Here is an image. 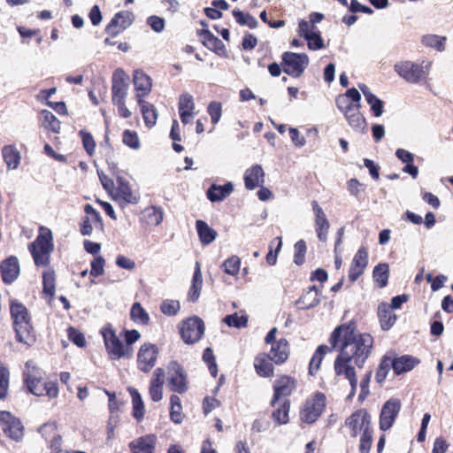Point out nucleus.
Here are the masks:
<instances>
[{"label":"nucleus","instance_id":"1","mask_svg":"<svg viewBox=\"0 0 453 453\" xmlns=\"http://www.w3.org/2000/svg\"><path fill=\"white\" fill-rule=\"evenodd\" d=\"M329 342L333 349L340 353L334 361V371L337 376L343 375L351 387L350 395H354L357 380L351 363L362 367L371 354L373 338L369 334L357 331L355 323L349 322L337 326L330 335Z\"/></svg>","mask_w":453,"mask_h":453},{"label":"nucleus","instance_id":"2","mask_svg":"<svg viewBox=\"0 0 453 453\" xmlns=\"http://www.w3.org/2000/svg\"><path fill=\"white\" fill-rule=\"evenodd\" d=\"M10 313L17 340L26 345H32L35 342L31 317L27 307L16 299L10 303Z\"/></svg>","mask_w":453,"mask_h":453},{"label":"nucleus","instance_id":"3","mask_svg":"<svg viewBox=\"0 0 453 453\" xmlns=\"http://www.w3.org/2000/svg\"><path fill=\"white\" fill-rule=\"evenodd\" d=\"M29 251L37 266H46L50 263V254L53 251V236L49 228L42 226L36 239L29 244Z\"/></svg>","mask_w":453,"mask_h":453},{"label":"nucleus","instance_id":"4","mask_svg":"<svg viewBox=\"0 0 453 453\" xmlns=\"http://www.w3.org/2000/svg\"><path fill=\"white\" fill-rule=\"evenodd\" d=\"M432 63L423 60L420 64L411 61H399L395 63L394 69L395 73L410 83H418L426 79L429 74Z\"/></svg>","mask_w":453,"mask_h":453},{"label":"nucleus","instance_id":"5","mask_svg":"<svg viewBox=\"0 0 453 453\" xmlns=\"http://www.w3.org/2000/svg\"><path fill=\"white\" fill-rule=\"evenodd\" d=\"M104 338V346L111 360L120 359L122 357H131L133 348L126 346L116 335L111 325H105L101 330Z\"/></svg>","mask_w":453,"mask_h":453},{"label":"nucleus","instance_id":"6","mask_svg":"<svg viewBox=\"0 0 453 453\" xmlns=\"http://www.w3.org/2000/svg\"><path fill=\"white\" fill-rule=\"evenodd\" d=\"M166 380L170 390L179 394L185 393L188 388L187 374L183 367L176 361H172L166 367Z\"/></svg>","mask_w":453,"mask_h":453},{"label":"nucleus","instance_id":"7","mask_svg":"<svg viewBox=\"0 0 453 453\" xmlns=\"http://www.w3.org/2000/svg\"><path fill=\"white\" fill-rule=\"evenodd\" d=\"M309 65V58L306 54L285 52L282 55L283 71L288 75L297 78L304 72Z\"/></svg>","mask_w":453,"mask_h":453},{"label":"nucleus","instance_id":"8","mask_svg":"<svg viewBox=\"0 0 453 453\" xmlns=\"http://www.w3.org/2000/svg\"><path fill=\"white\" fill-rule=\"evenodd\" d=\"M180 332L185 343L193 344L203 337L204 324L200 318L192 317L180 324Z\"/></svg>","mask_w":453,"mask_h":453},{"label":"nucleus","instance_id":"9","mask_svg":"<svg viewBox=\"0 0 453 453\" xmlns=\"http://www.w3.org/2000/svg\"><path fill=\"white\" fill-rule=\"evenodd\" d=\"M326 406V396L322 393H317L313 397L307 399L301 411L303 421L311 424L321 415Z\"/></svg>","mask_w":453,"mask_h":453},{"label":"nucleus","instance_id":"10","mask_svg":"<svg viewBox=\"0 0 453 453\" xmlns=\"http://www.w3.org/2000/svg\"><path fill=\"white\" fill-rule=\"evenodd\" d=\"M25 382L30 393L35 395H44L45 383L42 382V375L34 361L29 360L25 365Z\"/></svg>","mask_w":453,"mask_h":453},{"label":"nucleus","instance_id":"11","mask_svg":"<svg viewBox=\"0 0 453 453\" xmlns=\"http://www.w3.org/2000/svg\"><path fill=\"white\" fill-rule=\"evenodd\" d=\"M117 187H114L110 195L112 199L120 204H135L140 200V195L137 191H133L129 183L122 177H117Z\"/></svg>","mask_w":453,"mask_h":453},{"label":"nucleus","instance_id":"12","mask_svg":"<svg viewBox=\"0 0 453 453\" xmlns=\"http://www.w3.org/2000/svg\"><path fill=\"white\" fill-rule=\"evenodd\" d=\"M0 424L4 433L11 439L19 441L24 436V428L19 419L9 411H0Z\"/></svg>","mask_w":453,"mask_h":453},{"label":"nucleus","instance_id":"13","mask_svg":"<svg viewBox=\"0 0 453 453\" xmlns=\"http://www.w3.org/2000/svg\"><path fill=\"white\" fill-rule=\"evenodd\" d=\"M340 104L341 108L338 109L344 114L349 126L356 132H364L366 122L365 117L360 112V106H357V104H353L352 106L348 107L343 99H341Z\"/></svg>","mask_w":453,"mask_h":453},{"label":"nucleus","instance_id":"14","mask_svg":"<svg viewBox=\"0 0 453 453\" xmlns=\"http://www.w3.org/2000/svg\"><path fill=\"white\" fill-rule=\"evenodd\" d=\"M158 349L155 344L144 343L137 353V366L143 372H149L155 365Z\"/></svg>","mask_w":453,"mask_h":453},{"label":"nucleus","instance_id":"15","mask_svg":"<svg viewBox=\"0 0 453 453\" xmlns=\"http://www.w3.org/2000/svg\"><path fill=\"white\" fill-rule=\"evenodd\" d=\"M371 417L365 410H358L350 415L345 421L352 437H357L360 433L370 429Z\"/></svg>","mask_w":453,"mask_h":453},{"label":"nucleus","instance_id":"16","mask_svg":"<svg viewBox=\"0 0 453 453\" xmlns=\"http://www.w3.org/2000/svg\"><path fill=\"white\" fill-rule=\"evenodd\" d=\"M400 410L401 403L398 399L391 398L387 401L380 411V428L383 431L388 430L393 426Z\"/></svg>","mask_w":453,"mask_h":453},{"label":"nucleus","instance_id":"17","mask_svg":"<svg viewBox=\"0 0 453 453\" xmlns=\"http://www.w3.org/2000/svg\"><path fill=\"white\" fill-rule=\"evenodd\" d=\"M296 388V380L290 376L281 375L273 382V397L272 400L273 406H276L281 397L290 395Z\"/></svg>","mask_w":453,"mask_h":453},{"label":"nucleus","instance_id":"18","mask_svg":"<svg viewBox=\"0 0 453 453\" xmlns=\"http://www.w3.org/2000/svg\"><path fill=\"white\" fill-rule=\"evenodd\" d=\"M128 92V77L122 69H118L112 76V103L126 101Z\"/></svg>","mask_w":453,"mask_h":453},{"label":"nucleus","instance_id":"19","mask_svg":"<svg viewBox=\"0 0 453 453\" xmlns=\"http://www.w3.org/2000/svg\"><path fill=\"white\" fill-rule=\"evenodd\" d=\"M84 211L86 213V217L83 219L81 227V233L82 235H90L94 228H103L101 216L92 205L86 204L84 207Z\"/></svg>","mask_w":453,"mask_h":453},{"label":"nucleus","instance_id":"20","mask_svg":"<svg viewBox=\"0 0 453 453\" xmlns=\"http://www.w3.org/2000/svg\"><path fill=\"white\" fill-rule=\"evenodd\" d=\"M134 16L129 12H119L114 15L106 26L105 31L111 36H116L133 23Z\"/></svg>","mask_w":453,"mask_h":453},{"label":"nucleus","instance_id":"21","mask_svg":"<svg viewBox=\"0 0 453 453\" xmlns=\"http://www.w3.org/2000/svg\"><path fill=\"white\" fill-rule=\"evenodd\" d=\"M267 355L268 358L275 365L284 364L290 355L288 342L285 338H280L277 342H273Z\"/></svg>","mask_w":453,"mask_h":453},{"label":"nucleus","instance_id":"22","mask_svg":"<svg viewBox=\"0 0 453 453\" xmlns=\"http://www.w3.org/2000/svg\"><path fill=\"white\" fill-rule=\"evenodd\" d=\"M312 210L315 216V229L318 238L321 242L327 240V234L330 227L329 221L323 209L319 206L317 201H312Z\"/></svg>","mask_w":453,"mask_h":453},{"label":"nucleus","instance_id":"23","mask_svg":"<svg viewBox=\"0 0 453 453\" xmlns=\"http://www.w3.org/2000/svg\"><path fill=\"white\" fill-rule=\"evenodd\" d=\"M157 441L155 434H146L133 440L129 448L132 453H155Z\"/></svg>","mask_w":453,"mask_h":453},{"label":"nucleus","instance_id":"24","mask_svg":"<svg viewBox=\"0 0 453 453\" xmlns=\"http://www.w3.org/2000/svg\"><path fill=\"white\" fill-rule=\"evenodd\" d=\"M367 264L368 252L366 249L360 248L352 260L349 272V279L351 281H356L363 274Z\"/></svg>","mask_w":453,"mask_h":453},{"label":"nucleus","instance_id":"25","mask_svg":"<svg viewBox=\"0 0 453 453\" xmlns=\"http://www.w3.org/2000/svg\"><path fill=\"white\" fill-rule=\"evenodd\" d=\"M165 376V372L161 367L153 372L149 386V394L153 402H159L163 398Z\"/></svg>","mask_w":453,"mask_h":453},{"label":"nucleus","instance_id":"26","mask_svg":"<svg viewBox=\"0 0 453 453\" xmlns=\"http://www.w3.org/2000/svg\"><path fill=\"white\" fill-rule=\"evenodd\" d=\"M134 85L137 102L143 100L142 98L151 92V79L142 70H135L134 72Z\"/></svg>","mask_w":453,"mask_h":453},{"label":"nucleus","instance_id":"27","mask_svg":"<svg viewBox=\"0 0 453 453\" xmlns=\"http://www.w3.org/2000/svg\"><path fill=\"white\" fill-rule=\"evenodd\" d=\"M265 182V172L260 165H253L244 173V184L247 189L252 190L262 187Z\"/></svg>","mask_w":453,"mask_h":453},{"label":"nucleus","instance_id":"28","mask_svg":"<svg viewBox=\"0 0 453 453\" xmlns=\"http://www.w3.org/2000/svg\"><path fill=\"white\" fill-rule=\"evenodd\" d=\"M178 108L181 122L185 125L190 123L193 119L195 110L193 96L188 93L180 95Z\"/></svg>","mask_w":453,"mask_h":453},{"label":"nucleus","instance_id":"29","mask_svg":"<svg viewBox=\"0 0 453 453\" xmlns=\"http://www.w3.org/2000/svg\"><path fill=\"white\" fill-rule=\"evenodd\" d=\"M0 270L4 282L7 284L13 282L19 274L18 259L14 257H8L2 262Z\"/></svg>","mask_w":453,"mask_h":453},{"label":"nucleus","instance_id":"30","mask_svg":"<svg viewBox=\"0 0 453 453\" xmlns=\"http://www.w3.org/2000/svg\"><path fill=\"white\" fill-rule=\"evenodd\" d=\"M203 44L210 50L214 51L218 55H223L226 51L224 43L220 39L216 37L209 30L204 29L198 33Z\"/></svg>","mask_w":453,"mask_h":453},{"label":"nucleus","instance_id":"31","mask_svg":"<svg viewBox=\"0 0 453 453\" xmlns=\"http://www.w3.org/2000/svg\"><path fill=\"white\" fill-rule=\"evenodd\" d=\"M358 88L363 93L367 104L370 105L371 111H372L373 115L375 117H380L384 112L383 101L378 98L374 94H372L366 85L360 83L358 84Z\"/></svg>","mask_w":453,"mask_h":453},{"label":"nucleus","instance_id":"32","mask_svg":"<svg viewBox=\"0 0 453 453\" xmlns=\"http://www.w3.org/2000/svg\"><path fill=\"white\" fill-rule=\"evenodd\" d=\"M378 317L382 330H389L396 321V315L393 312L389 304L381 303L378 306Z\"/></svg>","mask_w":453,"mask_h":453},{"label":"nucleus","instance_id":"33","mask_svg":"<svg viewBox=\"0 0 453 453\" xmlns=\"http://www.w3.org/2000/svg\"><path fill=\"white\" fill-rule=\"evenodd\" d=\"M273 361L268 358V355L261 353L257 355L254 359V367L256 372L264 378H269L273 375L274 367Z\"/></svg>","mask_w":453,"mask_h":453},{"label":"nucleus","instance_id":"34","mask_svg":"<svg viewBox=\"0 0 453 453\" xmlns=\"http://www.w3.org/2000/svg\"><path fill=\"white\" fill-rule=\"evenodd\" d=\"M419 360L414 357L404 355L395 358L392 361V367L396 374H401L411 371Z\"/></svg>","mask_w":453,"mask_h":453},{"label":"nucleus","instance_id":"35","mask_svg":"<svg viewBox=\"0 0 453 453\" xmlns=\"http://www.w3.org/2000/svg\"><path fill=\"white\" fill-rule=\"evenodd\" d=\"M203 287V276L201 272L200 264L196 263L195 272L192 278L190 288L188 293V300L189 302H196L198 300Z\"/></svg>","mask_w":453,"mask_h":453},{"label":"nucleus","instance_id":"36","mask_svg":"<svg viewBox=\"0 0 453 453\" xmlns=\"http://www.w3.org/2000/svg\"><path fill=\"white\" fill-rule=\"evenodd\" d=\"M234 187L231 182L225 185L212 184L207 191V197L211 202H219L224 200L233 192Z\"/></svg>","mask_w":453,"mask_h":453},{"label":"nucleus","instance_id":"37","mask_svg":"<svg viewBox=\"0 0 453 453\" xmlns=\"http://www.w3.org/2000/svg\"><path fill=\"white\" fill-rule=\"evenodd\" d=\"M196 227L199 240L203 245L210 244L216 239L217 232L203 220H196Z\"/></svg>","mask_w":453,"mask_h":453},{"label":"nucleus","instance_id":"38","mask_svg":"<svg viewBox=\"0 0 453 453\" xmlns=\"http://www.w3.org/2000/svg\"><path fill=\"white\" fill-rule=\"evenodd\" d=\"M318 296L319 290L315 286H312L300 297L299 300L296 301V304L300 309H311L315 307L319 303Z\"/></svg>","mask_w":453,"mask_h":453},{"label":"nucleus","instance_id":"39","mask_svg":"<svg viewBox=\"0 0 453 453\" xmlns=\"http://www.w3.org/2000/svg\"><path fill=\"white\" fill-rule=\"evenodd\" d=\"M137 103L141 107L145 125L149 127H152L156 124L157 119V113L154 105L144 100H140Z\"/></svg>","mask_w":453,"mask_h":453},{"label":"nucleus","instance_id":"40","mask_svg":"<svg viewBox=\"0 0 453 453\" xmlns=\"http://www.w3.org/2000/svg\"><path fill=\"white\" fill-rule=\"evenodd\" d=\"M143 219L148 226L159 225L164 218V212L161 207L150 206L143 212Z\"/></svg>","mask_w":453,"mask_h":453},{"label":"nucleus","instance_id":"41","mask_svg":"<svg viewBox=\"0 0 453 453\" xmlns=\"http://www.w3.org/2000/svg\"><path fill=\"white\" fill-rule=\"evenodd\" d=\"M3 157L9 169L18 168L20 162V154L12 145L3 148Z\"/></svg>","mask_w":453,"mask_h":453},{"label":"nucleus","instance_id":"42","mask_svg":"<svg viewBox=\"0 0 453 453\" xmlns=\"http://www.w3.org/2000/svg\"><path fill=\"white\" fill-rule=\"evenodd\" d=\"M128 392L132 398L133 415L136 419L140 420L144 415V404L141 394L134 388H128Z\"/></svg>","mask_w":453,"mask_h":453},{"label":"nucleus","instance_id":"43","mask_svg":"<svg viewBox=\"0 0 453 453\" xmlns=\"http://www.w3.org/2000/svg\"><path fill=\"white\" fill-rule=\"evenodd\" d=\"M41 117L43 120V127L46 129L50 130L55 134H58L60 132L61 123L51 111L42 110L41 111Z\"/></svg>","mask_w":453,"mask_h":453},{"label":"nucleus","instance_id":"44","mask_svg":"<svg viewBox=\"0 0 453 453\" xmlns=\"http://www.w3.org/2000/svg\"><path fill=\"white\" fill-rule=\"evenodd\" d=\"M341 99H343L344 103L346 104V106L350 107L353 105V104H357V106L360 105V100H361V95L360 92L355 88H351L346 91L344 95H340L336 98V106L337 108H341L340 101Z\"/></svg>","mask_w":453,"mask_h":453},{"label":"nucleus","instance_id":"45","mask_svg":"<svg viewBox=\"0 0 453 453\" xmlns=\"http://www.w3.org/2000/svg\"><path fill=\"white\" fill-rule=\"evenodd\" d=\"M389 266L386 263L379 264L373 269V279L380 288L388 284Z\"/></svg>","mask_w":453,"mask_h":453},{"label":"nucleus","instance_id":"46","mask_svg":"<svg viewBox=\"0 0 453 453\" xmlns=\"http://www.w3.org/2000/svg\"><path fill=\"white\" fill-rule=\"evenodd\" d=\"M131 319L140 325H147L150 321L148 312L142 307L140 303H134L130 311Z\"/></svg>","mask_w":453,"mask_h":453},{"label":"nucleus","instance_id":"47","mask_svg":"<svg viewBox=\"0 0 453 453\" xmlns=\"http://www.w3.org/2000/svg\"><path fill=\"white\" fill-rule=\"evenodd\" d=\"M288 412L289 401L288 399H284L281 403H279V406L273 411V418L274 421L280 425L287 424L288 421Z\"/></svg>","mask_w":453,"mask_h":453},{"label":"nucleus","instance_id":"48","mask_svg":"<svg viewBox=\"0 0 453 453\" xmlns=\"http://www.w3.org/2000/svg\"><path fill=\"white\" fill-rule=\"evenodd\" d=\"M170 404H171V411H170V417L171 419L176 423L179 424L182 421V414H181V403L179 396L176 395H173L170 397Z\"/></svg>","mask_w":453,"mask_h":453},{"label":"nucleus","instance_id":"49","mask_svg":"<svg viewBox=\"0 0 453 453\" xmlns=\"http://www.w3.org/2000/svg\"><path fill=\"white\" fill-rule=\"evenodd\" d=\"M233 16L236 22L242 26H247L250 28H255L257 27V20L249 13H244L239 10H234Z\"/></svg>","mask_w":453,"mask_h":453},{"label":"nucleus","instance_id":"50","mask_svg":"<svg viewBox=\"0 0 453 453\" xmlns=\"http://www.w3.org/2000/svg\"><path fill=\"white\" fill-rule=\"evenodd\" d=\"M445 41L446 37H441L436 35H427L422 38L424 45L434 48L439 51H443L445 50Z\"/></svg>","mask_w":453,"mask_h":453},{"label":"nucleus","instance_id":"51","mask_svg":"<svg viewBox=\"0 0 453 453\" xmlns=\"http://www.w3.org/2000/svg\"><path fill=\"white\" fill-rule=\"evenodd\" d=\"M328 350L329 348L326 345H320L318 347L316 352L314 353L310 362L309 370L311 375H313L314 372L319 368L323 357Z\"/></svg>","mask_w":453,"mask_h":453},{"label":"nucleus","instance_id":"52","mask_svg":"<svg viewBox=\"0 0 453 453\" xmlns=\"http://www.w3.org/2000/svg\"><path fill=\"white\" fill-rule=\"evenodd\" d=\"M241 260L237 256H232L225 260L221 265L224 272L229 275L236 276L240 271Z\"/></svg>","mask_w":453,"mask_h":453},{"label":"nucleus","instance_id":"53","mask_svg":"<svg viewBox=\"0 0 453 453\" xmlns=\"http://www.w3.org/2000/svg\"><path fill=\"white\" fill-rule=\"evenodd\" d=\"M43 291L44 293L53 296L55 294V272L47 270L42 275Z\"/></svg>","mask_w":453,"mask_h":453},{"label":"nucleus","instance_id":"54","mask_svg":"<svg viewBox=\"0 0 453 453\" xmlns=\"http://www.w3.org/2000/svg\"><path fill=\"white\" fill-rule=\"evenodd\" d=\"M79 135L81 138L82 145L89 156H93L96 150V142L92 134L85 130H81Z\"/></svg>","mask_w":453,"mask_h":453},{"label":"nucleus","instance_id":"55","mask_svg":"<svg viewBox=\"0 0 453 453\" xmlns=\"http://www.w3.org/2000/svg\"><path fill=\"white\" fill-rule=\"evenodd\" d=\"M307 41L308 48L311 50H318L325 47L320 33L317 30L304 38Z\"/></svg>","mask_w":453,"mask_h":453},{"label":"nucleus","instance_id":"56","mask_svg":"<svg viewBox=\"0 0 453 453\" xmlns=\"http://www.w3.org/2000/svg\"><path fill=\"white\" fill-rule=\"evenodd\" d=\"M9 371L0 364V399L6 397L9 389Z\"/></svg>","mask_w":453,"mask_h":453},{"label":"nucleus","instance_id":"57","mask_svg":"<svg viewBox=\"0 0 453 453\" xmlns=\"http://www.w3.org/2000/svg\"><path fill=\"white\" fill-rule=\"evenodd\" d=\"M223 321L228 326L241 328V327L246 326L248 319L244 315H238L237 313H234V314L226 316L224 318Z\"/></svg>","mask_w":453,"mask_h":453},{"label":"nucleus","instance_id":"58","mask_svg":"<svg viewBox=\"0 0 453 453\" xmlns=\"http://www.w3.org/2000/svg\"><path fill=\"white\" fill-rule=\"evenodd\" d=\"M122 142L125 145L133 150H138L140 148V141L136 132L125 130L122 135Z\"/></svg>","mask_w":453,"mask_h":453},{"label":"nucleus","instance_id":"59","mask_svg":"<svg viewBox=\"0 0 453 453\" xmlns=\"http://www.w3.org/2000/svg\"><path fill=\"white\" fill-rule=\"evenodd\" d=\"M180 303L176 300H165L161 303V311L167 316H174L180 311Z\"/></svg>","mask_w":453,"mask_h":453},{"label":"nucleus","instance_id":"60","mask_svg":"<svg viewBox=\"0 0 453 453\" xmlns=\"http://www.w3.org/2000/svg\"><path fill=\"white\" fill-rule=\"evenodd\" d=\"M203 361L208 365L209 371L213 377H216L218 374V367L215 363V357L213 355V351L211 348H206L203 354Z\"/></svg>","mask_w":453,"mask_h":453},{"label":"nucleus","instance_id":"61","mask_svg":"<svg viewBox=\"0 0 453 453\" xmlns=\"http://www.w3.org/2000/svg\"><path fill=\"white\" fill-rule=\"evenodd\" d=\"M295 256L294 262L295 264L300 265L304 262V257L306 253V244L303 240L298 241L295 244Z\"/></svg>","mask_w":453,"mask_h":453},{"label":"nucleus","instance_id":"62","mask_svg":"<svg viewBox=\"0 0 453 453\" xmlns=\"http://www.w3.org/2000/svg\"><path fill=\"white\" fill-rule=\"evenodd\" d=\"M104 273V259L101 256L96 257L91 262L90 274L98 277Z\"/></svg>","mask_w":453,"mask_h":453},{"label":"nucleus","instance_id":"63","mask_svg":"<svg viewBox=\"0 0 453 453\" xmlns=\"http://www.w3.org/2000/svg\"><path fill=\"white\" fill-rule=\"evenodd\" d=\"M372 431L371 429H366L361 435L359 450L361 453H368L371 446H372Z\"/></svg>","mask_w":453,"mask_h":453},{"label":"nucleus","instance_id":"64","mask_svg":"<svg viewBox=\"0 0 453 453\" xmlns=\"http://www.w3.org/2000/svg\"><path fill=\"white\" fill-rule=\"evenodd\" d=\"M208 113L211 116V122L217 124L221 118V104L218 102H211L208 106Z\"/></svg>","mask_w":453,"mask_h":453}]
</instances>
